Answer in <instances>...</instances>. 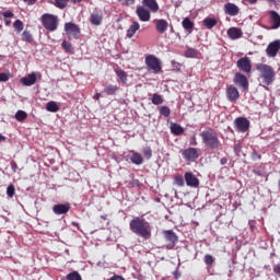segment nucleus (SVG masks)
<instances>
[{"mask_svg": "<svg viewBox=\"0 0 280 280\" xmlns=\"http://www.w3.org/2000/svg\"><path fill=\"white\" fill-rule=\"evenodd\" d=\"M269 3H275V0H267Z\"/></svg>", "mask_w": 280, "mask_h": 280, "instance_id": "69168bd1", "label": "nucleus"}, {"mask_svg": "<svg viewBox=\"0 0 280 280\" xmlns=\"http://www.w3.org/2000/svg\"><path fill=\"white\" fill-rule=\"evenodd\" d=\"M225 94L226 98L232 103H235L240 100V90H237V88H235L234 85L228 86L225 90Z\"/></svg>", "mask_w": 280, "mask_h": 280, "instance_id": "a211bd4d", "label": "nucleus"}, {"mask_svg": "<svg viewBox=\"0 0 280 280\" xmlns=\"http://www.w3.org/2000/svg\"><path fill=\"white\" fill-rule=\"evenodd\" d=\"M182 156L186 161L194 163V161H196L198 159V156H200V154H198V149L188 148V149H185L182 151Z\"/></svg>", "mask_w": 280, "mask_h": 280, "instance_id": "4468645a", "label": "nucleus"}, {"mask_svg": "<svg viewBox=\"0 0 280 280\" xmlns=\"http://www.w3.org/2000/svg\"><path fill=\"white\" fill-rule=\"evenodd\" d=\"M22 40L24 43H34V36L32 35V33L30 31H24L22 33Z\"/></svg>", "mask_w": 280, "mask_h": 280, "instance_id": "f704fd0d", "label": "nucleus"}, {"mask_svg": "<svg viewBox=\"0 0 280 280\" xmlns=\"http://www.w3.org/2000/svg\"><path fill=\"white\" fill-rule=\"evenodd\" d=\"M151 102H152V104H154V106H160V104H163L164 100H163V96L154 93Z\"/></svg>", "mask_w": 280, "mask_h": 280, "instance_id": "c9c22d12", "label": "nucleus"}, {"mask_svg": "<svg viewBox=\"0 0 280 280\" xmlns=\"http://www.w3.org/2000/svg\"><path fill=\"white\" fill-rule=\"evenodd\" d=\"M24 3H27V5H34L36 3V0H23Z\"/></svg>", "mask_w": 280, "mask_h": 280, "instance_id": "864d4df0", "label": "nucleus"}, {"mask_svg": "<svg viewBox=\"0 0 280 280\" xmlns=\"http://www.w3.org/2000/svg\"><path fill=\"white\" fill-rule=\"evenodd\" d=\"M11 170H12L13 172H16V170H19V164H16V162L12 161V162H11Z\"/></svg>", "mask_w": 280, "mask_h": 280, "instance_id": "603ef678", "label": "nucleus"}, {"mask_svg": "<svg viewBox=\"0 0 280 280\" xmlns=\"http://www.w3.org/2000/svg\"><path fill=\"white\" fill-rule=\"evenodd\" d=\"M71 211V203H57L52 207V212L56 215H67V212Z\"/></svg>", "mask_w": 280, "mask_h": 280, "instance_id": "f3484780", "label": "nucleus"}, {"mask_svg": "<svg viewBox=\"0 0 280 280\" xmlns=\"http://www.w3.org/2000/svg\"><path fill=\"white\" fill-rule=\"evenodd\" d=\"M115 73L118 78V82H120V84H128V72L125 71L124 69L121 68H117L115 69Z\"/></svg>", "mask_w": 280, "mask_h": 280, "instance_id": "b1692460", "label": "nucleus"}, {"mask_svg": "<svg viewBox=\"0 0 280 280\" xmlns=\"http://www.w3.org/2000/svg\"><path fill=\"white\" fill-rule=\"evenodd\" d=\"M226 163H229V159L222 158V159L220 160V164H221V165H226Z\"/></svg>", "mask_w": 280, "mask_h": 280, "instance_id": "5fc2aeb1", "label": "nucleus"}, {"mask_svg": "<svg viewBox=\"0 0 280 280\" xmlns=\"http://www.w3.org/2000/svg\"><path fill=\"white\" fill-rule=\"evenodd\" d=\"M42 25L48 32H56L58 30V15L51 13H44L40 16Z\"/></svg>", "mask_w": 280, "mask_h": 280, "instance_id": "20e7f679", "label": "nucleus"}, {"mask_svg": "<svg viewBox=\"0 0 280 280\" xmlns=\"http://www.w3.org/2000/svg\"><path fill=\"white\" fill-rule=\"evenodd\" d=\"M145 65L148 67L149 71H152L153 73H161L163 70V67L161 66V60L153 55H149L145 57Z\"/></svg>", "mask_w": 280, "mask_h": 280, "instance_id": "423d86ee", "label": "nucleus"}, {"mask_svg": "<svg viewBox=\"0 0 280 280\" xmlns=\"http://www.w3.org/2000/svg\"><path fill=\"white\" fill-rule=\"evenodd\" d=\"M234 128L236 132H248L250 130V120L246 117H237L234 119Z\"/></svg>", "mask_w": 280, "mask_h": 280, "instance_id": "6e6552de", "label": "nucleus"}, {"mask_svg": "<svg viewBox=\"0 0 280 280\" xmlns=\"http://www.w3.org/2000/svg\"><path fill=\"white\" fill-rule=\"evenodd\" d=\"M195 23L194 21H191V19L189 18H184V20L182 21V27L188 32V34H191V32H194V27H195Z\"/></svg>", "mask_w": 280, "mask_h": 280, "instance_id": "a878e982", "label": "nucleus"}, {"mask_svg": "<svg viewBox=\"0 0 280 280\" xmlns=\"http://www.w3.org/2000/svg\"><path fill=\"white\" fill-rule=\"evenodd\" d=\"M131 233L142 240H152V224L141 217H135L129 222Z\"/></svg>", "mask_w": 280, "mask_h": 280, "instance_id": "f257e3e1", "label": "nucleus"}, {"mask_svg": "<svg viewBox=\"0 0 280 280\" xmlns=\"http://www.w3.org/2000/svg\"><path fill=\"white\" fill-rule=\"evenodd\" d=\"M117 91H119V86L117 85L108 84L105 88L106 95H117Z\"/></svg>", "mask_w": 280, "mask_h": 280, "instance_id": "473e14b6", "label": "nucleus"}, {"mask_svg": "<svg viewBox=\"0 0 280 280\" xmlns=\"http://www.w3.org/2000/svg\"><path fill=\"white\" fill-rule=\"evenodd\" d=\"M72 3H82V0H70Z\"/></svg>", "mask_w": 280, "mask_h": 280, "instance_id": "e2e57ef3", "label": "nucleus"}, {"mask_svg": "<svg viewBox=\"0 0 280 280\" xmlns=\"http://www.w3.org/2000/svg\"><path fill=\"white\" fill-rule=\"evenodd\" d=\"M101 97H102V94L96 93V94L93 96V100L100 101Z\"/></svg>", "mask_w": 280, "mask_h": 280, "instance_id": "6e6d98bb", "label": "nucleus"}, {"mask_svg": "<svg viewBox=\"0 0 280 280\" xmlns=\"http://www.w3.org/2000/svg\"><path fill=\"white\" fill-rule=\"evenodd\" d=\"M142 8H148L150 12L156 14L159 12V2L156 0H142Z\"/></svg>", "mask_w": 280, "mask_h": 280, "instance_id": "5701e85b", "label": "nucleus"}, {"mask_svg": "<svg viewBox=\"0 0 280 280\" xmlns=\"http://www.w3.org/2000/svg\"><path fill=\"white\" fill-rule=\"evenodd\" d=\"M108 280H126V278L119 275H114Z\"/></svg>", "mask_w": 280, "mask_h": 280, "instance_id": "8fccbe9b", "label": "nucleus"}, {"mask_svg": "<svg viewBox=\"0 0 280 280\" xmlns=\"http://www.w3.org/2000/svg\"><path fill=\"white\" fill-rule=\"evenodd\" d=\"M228 36L231 40H237L238 38H242V36H244V32H242V28L232 26L228 30Z\"/></svg>", "mask_w": 280, "mask_h": 280, "instance_id": "4be33fe9", "label": "nucleus"}, {"mask_svg": "<svg viewBox=\"0 0 280 280\" xmlns=\"http://www.w3.org/2000/svg\"><path fill=\"white\" fill-rule=\"evenodd\" d=\"M130 161L131 163H133V165H143V156L141 155V153L132 151Z\"/></svg>", "mask_w": 280, "mask_h": 280, "instance_id": "c756f323", "label": "nucleus"}, {"mask_svg": "<svg viewBox=\"0 0 280 280\" xmlns=\"http://www.w3.org/2000/svg\"><path fill=\"white\" fill-rule=\"evenodd\" d=\"M15 119L16 121H25V119H27V114L20 109L15 113Z\"/></svg>", "mask_w": 280, "mask_h": 280, "instance_id": "4c0bfd02", "label": "nucleus"}, {"mask_svg": "<svg viewBox=\"0 0 280 280\" xmlns=\"http://www.w3.org/2000/svg\"><path fill=\"white\" fill-rule=\"evenodd\" d=\"M37 78L38 80H43V74H40V72H32L26 77H23L20 82L23 84V86H34V84H36Z\"/></svg>", "mask_w": 280, "mask_h": 280, "instance_id": "1a4fd4ad", "label": "nucleus"}, {"mask_svg": "<svg viewBox=\"0 0 280 280\" xmlns=\"http://www.w3.org/2000/svg\"><path fill=\"white\" fill-rule=\"evenodd\" d=\"M247 3H249L250 5H255V3H257V0H246Z\"/></svg>", "mask_w": 280, "mask_h": 280, "instance_id": "bf43d9fd", "label": "nucleus"}, {"mask_svg": "<svg viewBox=\"0 0 280 280\" xmlns=\"http://www.w3.org/2000/svg\"><path fill=\"white\" fill-rule=\"evenodd\" d=\"M198 50L196 48L188 47L185 51L186 58H198Z\"/></svg>", "mask_w": 280, "mask_h": 280, "instance_id": "72a5a7b5", "label": "nucleus"}, {"mask_svg": "<svg viewBox=\"0 0 280 280\" xmlns=\"http://www.w3.org/2000/svg\"><path fill=\"white\" fill-rule=\"evenodd\" d=\"M254 174H255L256 176H261V173H260L259 171H254Z\"/></svg>", "mask_w": 280, "mask_h": 280, "instance_id": "0e129e2a", "label": "nucleus"}, {"mask_svg": "<svg viewBox=\"0 0 280 280\" xmlns=\"http://www.w3.org/2000/svg\"><path fill=\"white\" fill-rule=\"evenodd\" d=\"M136 14H137L139 21H141L142 23H148V21H150V19H152V14L143 5H138L137 7Z\"/></svg>", "mask_w": 280, "mask_h": 280, "instance_id": "f8f14e48", "label": "nucleus"}, {"mask_svg": "<svg viewBox=\"0 0 280 280\" xmlns=\"http://www.w3.org/2000/svg\"><path fill=\"white\" fill-rule=\"evenodd\" d=\"M280 51V39H276L267 46L266 54L268 58H276Z\"/></svg>", "mask_w": 280, "mask_h": 280, "instance_id": "ddd939ff", "label": "nucleus"}, {"mask_svg": "<svg viewBox=\"0 0 280 280\" xmlns=\"http://www.w3.org/2000/svg\"><path fill=\"white\" fill-rule=\"evenodd\" d=\"M163 235L166 242V250H174V248H176V244L178 243V235H176V233L172 230L163 231Z\"/></svg>", "mask_w": 280, "mask_h": 280, "instance_id": "39448f33", "label": "nucleus"}, {"mask_svg": "<svg viewBox=\"0 0 280 280\" xmlns=\"http://www.w3.org/2000/svg\"><path fill=\"white\" fill-rule=\"evenodd\" d=\"M215 261V258H213V256L207 254L205 256V264L206 266H213V262Z\"/></svg>", "mask_w": 280, "mask_h": 280, "instance_id": "c03bdc74", "label": "nucleus"}, {"mask_svg": "<svg viewBox=\"0 0 280 280\" xmlns=\"http://www.w3.org/2000/svg\"><path fill=\"white\" fill-rule=\"evenodd\" d=\"M13 27H14V30H15V32H16L18 34H21V32H22V30H23V27H24L23 21L16 20V21L13 23Z\"/></svg>", "mask_w": 280, "mask_h": 280, "instance_id": "a19ab883", "label": "nucleus"}, {"mask_svg": "<svg viewBox=\"0 0 280 280\" xmlns=\"http://www.w3.org/2000/svg\"><path fill=\"white\" fill-rule=\"evenodd\" d=\"M185 183L187 187L198 188L200 187V179L194 175L191 172H186L184 175Z\"/></svg>", "mask_w": 280, "mask_h": 280, "instance_id": "dca6fc26", "label": "nucleus"}, {"mask_svg": "<svg viewBox=\"0 0 280 280\" xmlns=\"http://www.w3.org/2000/svg\"><path fill=\"white\" fill-rule=\"evenodd\" d=\"M48 3L55 5V8H58L59 10H65V8L69 5V0H48Z\"/></svg>", "mask_w": 280, "mask_h": 280, "instance_id": "c85d7f7f", "label": "nucleus"}, {"mask_svg": "<svg viewBox=\"0 0 280 280\" xmlns=\"http://www.w3.org/2000/svg\"><path fill=\"white\" fill-rule=\"evenodd\" d=\"M202 25L206 30H213L218 25V20L215 18H206L202 21Z\"/></svg>", "mask_w": 280, "mask_h": 280, "instance_id": "bb28decb", "label": "nucleus"}, {"mask_svg": "<svg viewBox=\"0 0 280 280\" xmlns=\"http://www.w3.org/2000/svg\"><path fill=\"white\" fill-rule=\"evenodd\" d=\"M240 150H242V147H240V144H236L235 147H234V152H240Z\"/></svg>", "mask_w": 280, "mask_h": 280, "instance_id": "13d9d810", "label": "nucleus"}, {"mask_svg": "<svg viewBox=\"0 0 280 280\" xmlns=\"http://www.w3.org/2000/svg\"><path fill=\"white\" fill-rule=\"evenodd\" d=\"M61 47L66 51V54H74L73 45H71V42L63 39V42L61 43Z\"/></svg>", "mask_w": 280, "mask_h": 280, "instance_id": "2f4dec72", "label": "nucleus"}, {"mask_svg": "<svg viewBox=\"0 0 280 280\" xmlns=\"http://www.w3.org/2000/svg\"><path fill=\"white\" fill-rule=\"evenodd\" d=\"M256 69L259 72L262 83L266 84V86H270V84L275 82L276 72L272 66L258 63Z\"/></svg>", "mask_w": 280, "mask_h": 280, "instance_id": "7ed1b4c3", "label": "nucleus"}, {"mask_svg": "<svg viewBox=\"0 0 280 280\" xmlns=\"http://www.w3.org/2000/svg\"><path fill=\"white\" fill-rule=\"evenodd\" d=\"M154 25L158 34H165L170 27V23L165 19L154 20Z\"/></svg>", "mask_w": 280, "mask_h": 280, "instance_id": "6ab92c4d", "label": "nucleus"}, {"mask_svg": "<svg viewBox=\"0 0 280 280\" xmlns=\"http://www.w3.org/2000/svg\"><path fill=\"white\" fill-rule=\"evenodd\" d=\"M92 25L100 26L104 21V12L102 9H94L89 19Z\"/></svg>", "mask_w": 280, "mask_h": 280, "instance_id": "9b49d317", "label": "nucleus"}, {"mask_svg": "<svg viewBox=\"0 0 280 280\" xmlns=\"http://www.w3.org/2000/svg\"><path fill=\"white\" fill-rule=\"evenodd\" d=\"M236 67L243 71V73H250L253 71V63L249 57H242L237 60Z\"/></svg>", "mask_w": 280, "mask_h": 280, "instance_id": "9d476101", "label": "nucleus"}, {"mask_svg": "<svg viewBox=\"0 0 280 280\" xmlns=\"http://www.w3.org/2000/svg\"><path fill=\"white\" fill-rule=\"evenodd\" d=\"M223 10L229 16H237V14H240V7L233 2L225 3Z\"/></svg>", "mask_w": 280, "mask_h": 280, "instance_id": "aec40b11", "label": "nucleus"}, {"mask_svg": "<svg viewBox=\"0 0 280 280\" xmlns=\"http://www.w3.org/2000/svg\"><path fill=\"white\" fill-rule=\"evenodd\" d=\"M174 183L177 187H185V178L180 174L175 175Z\"/></svg>", "mask_w": 280, "mask_h": 280, "instance_id": "e433bc0d", "label": "nucleus"}, {"mask_svg": "<svg viewBox=\"0 0 280 280\" xmlns=\"http://www.w3.org/2000/svg\"><path fill=\"white\" fill-rule=\"evenodd\" d=\"M118 2L120 3V5L130 7L135 5L136 0H118Z\"/></svg>", "mask_w": 280, "mask_h": 280, "instance_id": "a18cd8bd", "label": "nucleus"}, {"mask_svg": "<svg viewBox=\"0 0 280 280\" xmlns=\"http://www.w3.org/2000/svg\"><path fill=\"white\" fill-rule=\"evenodd\" d=\"M233 82L236 84V86H241L243 91H248V79L241 72L235 73Z\"/></svg>", "mask_w": 280, "mask_h": 280, "instance_id": "2eb2a0df", "label": "nucleus"}, {"mask_svg": "<svg viewBox=\"0 0 280 280\" xmlns=\"http://www.w3.org/2000/svg\"><path fill=\"white\" fill-rule=\"evenodd\" d=\"M269 21L271 23L270 30H279L280 27V14L277 11H269Z\"/></svg>", "mask_w": 280, "mask_h": 280, "instance_id": "412c9836", "label": "nucleus"}, {"mask_svg": "<svg viewBox=\"0 0 280 280\" xmlns=\"http://www.w3.org/2000/svg\"><path fill=\"white\" fill-rule=\"evenodd\" d=\"M67 280H82V276L78 271H72L67 275Z\"/></svg>", "mask_w": 280, "mask_h": 280, "instance_id": "ea45409f", "label": "nucleus"}, {"mask_svg": "<svg viewBox=\"0 0 280 280\" xmlns=\"http://www.w3.org/2000/svg\"><path fill=\"white\" fill-rule=\"evenodd\" d=\"M10 23H12V21H10V20H8V19L4 20V25L8 26V25H10Z\"/></svg>", "mask_w": 280, "mask_h": 280, "instance_id": "680f3d73", "label": "nucleus"}, {"mask_svg": "<svg viewBox=\"0 0 280 280\" xmlns=\"http://www.w3.org/2000/svg\"><path fill=\"white\" fill-rule=\"evenodd\" d=\"M46 110H48V113H58V110H60V107L58 106V103H56L55 101H50L46 105Z\"/></svg>", "mask_w": 280, "mask_h": 280, "instance_id": "7c9ffc66", "label": "nucleus"}, {"mask_svg": "<svg viewBox=\"0 0 280 280\" xmlns=\"http://www.w3.org/2000/svg\"><path fill=\"white\" fill-rule=\"evenodd\" d=\"M160 115H162V117H170V115H172V109H170V107L167 106H161L160 107Z\"/></svg>", "mask_w": 280, "mask_h": 280, "instance_id": "58836bf2", "label": "nucleus"}, {"mask_svg": "<svg viewBox=\"0 0 280 280\" xmlns=\"http://www.w3.org/2000/svg\"><path fill=\"white\" fill-rule=\"evenodd\" d=\"M16 189L14 188V184H10L7 188V196L8 198H14Z\"/></svg>", "mask_w": 280, "mask_h": 280, "instance_id": "37998d69", "label": "nucleus"}, {"mask_svg": "<svg viewBox=\"0 0 280 280\" xmlns=\"http://www.w3.org/2000/svg\"><path fill=\"white\" fill-rule=\"evenodd\" d=\"M65 32L69 39L74 38V40H78V38H80L81 30H80V26L75 23H72V22L66 23Z\"/></svg>", "mask_w": 280, "mask_h": 280, "instance_id": "0eeeda50", "label": "nucleus"}, {"mask_svg": "<svg viewBox=\"0 0 280 280\" xmlns=\"http://www.w3.org/2000/svg\"><path fill=\"white\" fill-rule=\"evenodd\" d=\"M250 156L253 161H261V154L255 150L252 152Z\"/></svg>", "mask_w": 280, "mask_h": 280, "instance_id": "49530a36", "label": "nucleus"}, {"mask_svg": "<svg viewBox=\"0 0 280 280\" xmlns=\"http://www.w3.org/2000/svg\"><path fill=\"white\" fill-rule=\"evenodd\" d=\"M143 156L150 161L152 159V149L150 147H145L142 149Z\"/></svg>", "mask_w": 280, "mask_h": 280, "instance_id": "79ce46f5", "label": "nucleus"}, {"mask_svg": "<svg viewBox=\"0 0 280 280\" xmlns=\"http://www.w3.org/2000/svg\"><path fill=\"white\" fill-rule=\"evenodd\" d=\"M202 143L209 150H220L222 148V142H220V138L218 137V132L213 128H206L200 133Z\"/></svg>", "mask_w": 280, "mask_h": 280, "instance_id": "f03ea898", "label": "nucleus"}, {"mask_svg": "<svg viewBox=\"0 0 280 280\" xmlns=\"http://www.w3.org/2000/svg\"><path fill=\"white\" fill-rule=\"evenodd\" d=\"M2 141H5V136L0 133V143H2Z\"/></svg>", "mask_w": 280, "mask_h": 280, "instance_id": "052dcab7", "label": "nucleus"}, {"mask_svg": "<svg viewBox=\"0 0 280 280\" xmlns=\"http://www.w3.org/2000/svg\"><path fill=\"white\" fill-rule=\"evenodd\" d=\"M2 16H4V19H12V16H14V13L12 11H5V12H1Z\"/></svg>", "mask_w": 280, "mask_h": 280, "instance_id": "09e8293b", "label": "nucleus"}, {"mask_svg": "<svg viewBox=\"0 0 280 280\" xmlns=\"http://www.w3.org/2000/svg\"><path fill=\"white\" fill-rule=\"evenodd\" d=\"M171 132L175 137H180V135H183V132H185V128H183V126H180L176 122H172L171 124Z\"/></svg>", "mask_w": 280, "mask_h": 280, "instance_id": "cd10ccee", "label": "nucleus"}, {"mask_svg": "<svg viewBox=\"0 0 280 280\" xmlns=\"http://www.w3.org/2000/svg\"><path fill=\"white\" fill-rule=\"evenodd\" d=\"M8 80H10V74H8L5 72H1L0 73V82H8Z\"/></svg>", "mask_w": 280, "mask_h": 280, "instance_id": "de8ad7c7", "label": "nucleus"}, {"mask_svg": "<svg viewBox=\"0 0 280 280\" xmlns=\"http://www.w3.org/2000/svg\"><path fill=\"white\" fill-rule=\"evenodd\" d=\"M175 279H180V272L178 270L174 271Z\"/></svg>", "mask_w": 280, "mask_h": 280, "instance_id": "4d7b16f0", "label": "nucleus"}, {"mask_svg": "<svg viewBox=\"0 0 280 280\" xmlns=\"http://www.w3.org/2000/svg\"><path fill=\"white\" fill-rule=\"evenodd\" d=\"M190 145H198V140L196 139V135H194V136L190 138Z\"/></svg>", "mask_w": 280, "mask_h": 280, "instance_id": "3c124183", "label": "nucleus"}, {"mask_svg": "<svg viewBox=\"0 0 280 280\" xmlns=\"http://www.w3.org/2000/svg\"><path fill=\"white\" fill-rule=\"evenodd\" d=\"M139 30H141V24H139V22L137 21H133L129 26V28L127 30V34H126L127 38H132L135 34L139 32Z\"/></svg>", "mask_w": 280, "mask_h": 280, "instance_id": "393cba45", "label": "nucleus"}]
</instances>
